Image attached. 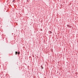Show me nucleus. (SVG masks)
I'll return each mask as SVG.
<instances>
[{
    "label": "nucleus",
    "mask_w": 78,
    "mask_h": 78,
    "mask_svg": "<svg viewBox=\"0 0 78 78\" xmlns=\"http://www.w3.org/2000/svg\"><path fill=\"white\" fill-rule=\"evenodd\" d=\"M49 33H52L51 31H49Z\"/></svg>",
    "instance_id": "nucleus-1"
},
{
    "label": "nucleus",
    "mask_w": 78,
    "mask_h": 78,
    "mask_svg": "<svg viewBox=\"0 0 78 78\" xmlns=\"http://www.w3.org/2000/svg\"><path fill=\"white\" fill-rule=\"evenodd\" d=\"M17 51H16V55H17Z\"/></svg>",
    "instance_id": "nucleus-2"
},
{
    "label": "nucleus",
    "mask_w": 78,
    "mask_h": 78,
    "mask_svg": "<svg viewBox=\"0 0 78 78\" xmlns=\"http://www.w3.org/2000/svg\"><path fill=\"white\" fill-rule=\"evenodd\" d=\"M18 55H19V54H20V52H19L18 53Z\"/></svg>",
    "instance_id": "nucleus-3"
},
{
    "label": "nucleus",
    "mask_w": 78,
    "mask_h": 78,
    "mask_svg": "<svg viewBox=\"0 0 78 78\" xmlns=\"http://www.w3.org/2000/svg\"><path fill=\"white\" fill-rule=\"evenodd\" d=\"M42 69H44V68L43 67L42 68Z\"/></svg>",
    "instance_id": "nucleus-4"
}]
</instances>
